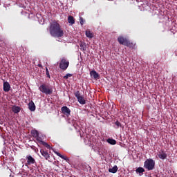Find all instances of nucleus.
Here are the masks:
<instances>
[{"label":"nucleus","mask_w":177,"mask_h":177,"mask_svg":"<svg viewBox=\"0 0 177 177\" xmlns=\"http://www.w3.org/2000/svg\"><path fill=\"white\" fill-rule=\"evenodd\" d=\"M61 110L63 114H64L65 115H70L71 113V110H70V109H68V107H67L66 106H62L61 108Z\"/></svg>","instance_id":"obj_7"},{"label":"nucleus","mask_w":177,"mask_h":177,"mask_svg":"<svg viewBox=\"0 0 177 177\" xmlns=\"http://www.w3.org/2000/svg\"><path fill=\"white\" fill-rule=\"evenodd\" d=\"M80 23L81 26L84 25V18H82V17H80Z\"/></svg>","instance_id":"obj_28"},{"label":"nucleus","mask_w":177,"mask_h":177,"mask_svg":"<svg viewBox=\"0 0 177 177\" xmlns=\"http://www.w3.org/2000/svg\"><path fill=\"white\" fill-rule=\"evenodd\" d=\"M28 109L30 111H35V104H34V102L31 100L28 104Z\"/></svg>","instance_id":"obj_13"},{"label":"nucleus","mask_w":177,"mask_h":177,"mask_svg":"<svg viewBox=\"0 0 177 177\" xmlns=\"http://www.w3.org/2000/svg\"><path fill=\"white\" fill-rule=\"evenodd\" d=\"M36 140H37V142H39V143H41V145H42V142H44V141H42V138L41 137H39V136L36 137Z\"/></svg>","instance_id":"obj_25"},{"label":"nucleus","mask_w":177,"mask_h":177,"mask_svg":"<svg viewBox=\"0 0 177 177\" xmlns=\"http://www.w3.org/2000/svg\"><path fill=\"white\" fill-rule=\"evenodd\" d=\"M46 73L48 78H50V75L49 74V70L48 69V68H46Z\"/></svg>","instance_id":"obj_27"},{"label":"nucleus","mask_w":177,"mask_h":177,"mask_svg":"<svg viewBox=\"0 0 177 177\" xmlns=\"http://www.w3.org/2000/svg\"><path fill=\"white\" fill-rule=\"evenodd\" d=\"M31 135L32 136H33V138H38V136H39V133L37 130H32Z\"/></svg>","instance_id":"obj_18"},{"label":"nucleus","mask_w":177,"mask_h":177,"mask_svg":"<svg viewBox=\"0 0 177 177\" xmlns=\"http://www.w3.org/2000/svg\"><path fill=\"white\" fill-rule=\"evenodd\" d=\"M37 66H38V67H39L40 68H42V64H39Z\"/></svg>","instance_id":"obj_29"},{"label":"nucleus","mask_w":177,"mask_h":177,"mask_svg":"<svg viewBox=\"0 0 177 177\" xmlns=\"http://www.w3.org/2000/svg\"><path fill=\"white\" fill-rule=\"evenodd\" d=\"M48 28L50 35L54 38H62L64 35V31L59 24V21L54 20L50 22Z\"/></svg>","instance_id":"obj_1"},{"label":"nucleus","mask_w":177,"mask_h":177,"mask_svg":"<svg viewBox=\"0 0 177 177\" xmlns=\"http://www.w3.org/2000/svg\"><path fill=\"white\" fill-rule=\"evenodd\" d=\"M3 89L4 92H9V91H10V84L8 82H4L3 84Z\"/></svg>","instance_id":"obj_10"},{"label":"nucleus","mask_w":177,"mask_h":177,"mask_svg":"<svg viewBox=\"0 0 177 177\" xmlns=\"http://www.w3.org/2000/svg\"><path fill=\"white\" fill-rule=\"evenodd\" d=\"M20 110H21V109L20 108V106H13L12 107V111L13 113H15V114H17L18 113H20Z\"/></svg>","instance_id":"obj_14"},{"label":"nucleus","mask_w":177,"mask_h":177,"mask_svg":"<svg viewBox=\"0 0 177 177\" xmlns=\"http://www.w3.org/2000/svg\"><path fill=\"white\" fill-rule=\"evenodd\" d=\"M86 37H87V38H93V32H92L91 30H86Z\"/></svg>","instance_id":"obj_19"},{"label":"nucleus","mask_w":177,"mask_h":177,"mask_svg":"<svg viewBox=\"0 0 177 177\" xmlns=\"http://www.w3.org/2000/svg\"><path fill=\"white\" fill-rule=\"evenodd\" d=\"M115 125H116L117 128H120V127H122L121 123L119 121H116L115 122Z\"/></svg>","instance_id":"obj_26"},{"label":"nucleus","mask_w":177,"mask_h":177,"mask_svg":"<svg viewBox=\"0 0 177 177\" xmlns=\"http://www.w3.org/2000/svg\"><path fill=\"white\" fill-rule=\"evenodd\" d=\"M156 167V161L151 158L147 159L144 162V168L147 171H153Z\"/></svg>","instance_id":"obj_2"},{"label":"nucleus","mask_w":177,"mask_h":177,"mask_svg":"<svg viewBox=\"0 0 177 177\" xmlns=\"http://www.w3.org/2000/svg\"><path fill=\"white\" fill-rule=\"evenodd\" d=\"M39 90L42 93H45V95H52L53 93V88L52 87H49V86L45 84L40 85Z\"/></svg>","instance_id":"obj_3"},{"label":"nucleus","mask_w":177,"mask_h":177,"mask_svg":"<svg viewBox=\"0 0 177 177\" xmlns=\"http://www.w3.org/2000/svg\"><path fill=\"white\" fill-rule=\"evenodd\" d=\"M68 66H70V62L68 60H67L66 58H62L59 62V68L64 71H66V69L68 68Z\"/></svg>","instance_id":"obj_5"},{"label":"nucleus","mask_w":177,"mask_h":177,"mask_svg":"<svg viewBox=\"0 0 177 177\" xmlns=\"http://www.w3.org/2000/svg\"><path fill=\"white\" fill-rule=\"evenodd\" d=\"M40 153H41V156H43V157H44V158L46 160H49V158H50V156L49 155L48 151H46L45 149H41L40 150Z\"/></svg>","instance_id":"obj_9"},{"label":"nucleus","mask_w":177,"mask_h":177,"mask_svg":"<svg viewBox=\"0 0 177 177\" xmlns=\"http://www.w3.org/2000/svg\"><path fill=\"white\" fill-rule=\"evenodd\" d=\"M75 97H77V101L79 102V103L80 104H86V101L85 100V99H84V97L82 95H81V93H80V91L75 92Z\"/></svg>","instance_id":"obj_6"},{"label":"nucleus","mask_w":177,"mask_h":177,"mask_svg":"<svg viewBox=\"0 0 177 177\" xmlns=\"http://www.w3.org/2000/svg\"><path fill=\"white\" fill-rule=\"evenodd\" d=\"M41 145L43 146H44L45 147H46V149H48V150H50V149H52V147H50V145H49L48 143H46V142H41Z\"/></svg>","instance_id":"obj_22"},{"label":"nucleus","mask_w":177,"mask_h":177,"mask_svg":"<svg viewBox=\"0 0 177 177\" xmlns=\"http://www.w3.org/2000/svg\"><path fill=\"white\" fill-rule=\"evenodd\" d=\"M68 23H69V24H71V26H73V24H75V19H74V17L70 15L68 17Z\"/></svg>","instance_id":"obj_15"},{"label":"nucleus","mask_w":177,"mask_h":177,"mask_svg":"<svg viewBox=\"0 0 177 177\" xmlns=\"http://www.w3.org/2000/svg\"><path fill=\"white\" fill-rule=\"evenodd\" d=\"M136 172L137 174H141V175H143V172H145V169H143V167H140L136 169Z\"/></svg>","instance_id":"obj_20"},{"label":"nucleus","mask_w":177,"mask_h":177,"mask_svg":"<svg viewBox=\"0 0 177 177\" xmlns=\"http://www.w3.org/2000/svg\"><path fill=\"white\" fill-rule=\"evenodd\" d=\"M118 41L120 45H124V46H128L129 48H132L133 46V44L129 41V40L124 36H119L118 37Z\"/></svg>","instance_id":"obj_4"},{"label":"nucleus","mask_w":177,"mask_h":177,"mask_svg":"<svg viewBox=\"0 0 177 177\" xmlns=\"http://www.w3.org/2000/svg\"><path fill=\"white\" fill-rule=\"evenodd\" d=\"M118 171V167L117 165H115L113 168L109 169V172L111 174H116V172Z\"/></svg>","instance_id":"obj_16"},{"label":"nucleus","mask_w":177,"mask_h":177,"mask_svg":"<svg viewBox=\"0 0 177 177\" xmlns=\"http://www.w3.org/2000/svg\"><path fill=\"white\" fill-rule=\"evenodd\" d=\"M70 77H73V74L67 73L65 76H64V78L65 80H68V78H70Z\"/></svg>","instance_id":"obj_24"},{"label":"nucleus","mask_w":177,"mask_h":177,"mask_svg":"<svg viewBox=\"0 0 177 177\" xmlns=\"http://www.w3.org/2000/svg\"><path fill=\"white\" fill-rule=\"evenodd\" d=\"M26 159L28 165L35 164V160L34 158H32V156H31V155L26 156Z\"/></svg>","instance_id":"obj_8"},{"label":"nucleus","mask_w":177,"mask_h":177,"mask_svg":"<svg viewBox=\"0 0 177 177\" xmlns=\"http://www.w3.org/2000/svg\"><path fill=\"white\" fill-rule=\"evenodd\" d=\"M158 157L160 158V160H165L167 157V155L164 151L161 150L159 152Z\"/></svg>","instance_id":"obj_12"},{"label":"nucleus","mask_w":177,"mask_h":177,"mask_svg":"<svg viewBox=\"0 0 177 177\" xmlns=\"http://www.w3.org/2000/svg\"><path fill=\"white\" fill-rule=\"evenodd\" d=\"M80 48L82 50H86V45L85 44H80Z\"/></svg>","instance_id":"obj_23"},{"label":"nucleus","mask_w":177,"mask_h":177,"mask_svg":"<svg viewBox=\"0 0 177 177\" xmlns=\"http://www.w3.org/2000/svg\"><path fill=\"white\" fill-rule=\"evenodd\" d=\"M91 77H93L94 80L100 78V75L96 72V71H92L90 72Z\"/></svg>","instance_id":"obj_11"},{"label":"nucleus","mask_w":177,"mask_h":177,"mask_svg":"<svg viewBox=\"0 0 177 177\" xmlns=\"http://www.w3.org/2000/svg\"><path fill=\"white\" fill-rule=\"evenodd\" d=\"M55 153L56 155L58 156V157H60V158H62V160H65V161H68V158H67L66 156H64L63 155H62L60 153L57 152V151H55Z\"/></svg>","instance_id":"obj_17"},{"label":"nucleus","mask_w":177,"mask_h":177,"mask_svg":"<svg viewBox=\"0 0 177 177\" xmlns=\"http://www.w3.org/2000/svg\"><path fill=\"white\" fill-rule=\"evenodd\" d=\"M107 142L109 143V145H117V141L114 139L108 138Z\"/></svg>","instance_id":"obj_21"}]
</instances>
